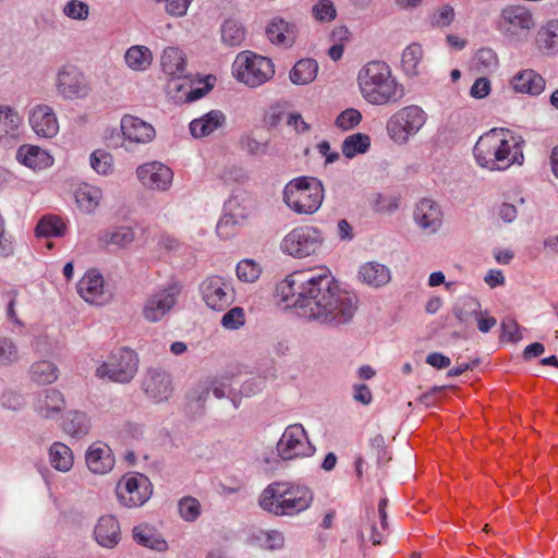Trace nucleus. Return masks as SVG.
I'll return each instance as SVG.
<instances>
[{
	"label": "nucleus",
	"instance_id": "nucleus-1",
	"mask_svg": "<svg viewBox=\"0 0 558 558\" xmlns=\"http://www.w3.org/2000/svg\"><path fill=\"white\" fill-rule=\"evenodd\" d=\"M276 294L300 316L331 327L350 323L359 306L357 295L341 289L328 269L289 274L277 283Z\"/></svg>",
	"mask_w": 558,
	"mask_h": 558
},
{
	"label": "nucleus",
	"instance_id": "nucleus-2",
	"mask_svg": "<svg viewBox=\"0 0 558 558\" xmlns=\"http://www.w3.org/2000/svg\"><path fill=\"white\" fill-rule=\"evenodd\" d=\"M478 166L489 170H505L523 162L521 143L509 130L492 129L483 134L473 148Z\"/></svg>",
	"mask_w": 558,
	"mask_h": 558
},
{
	"label": "nucleus",
	"instance_id": "nucleus-3",
	"mask_svg": "<svg viewBox=\"0 0 558 558\" xmlns=\"http://www.w3.org/2000/svg\"><path fill=\"white\" fill-rule=\"evenodd\" d=\"M357 83L363 98L372 105L396 104L404 96V87L392 75L384 61L366 63L357 74Z\"/></svg>",
	"mask_w": 558,
	"mask_h": 558
},
{
	"label": "nucleus",
	"instance_id": "nucleus-4",
	"mask_svg": "<svg viewBox=\"0 0 558 558\" xmlns=\"http://www.w3.org/2000/svg\"><path fill=\"white\" fill-rule=\"evenodd\" d=\"M313 498V493L307 486L274 482L263 489L258 505L275 515H295L308 509Z\"/></svg>",
	"mask_w": 558,
	"mask_h": 558
},
{
	"label": "nucleus",
	"instance_id": "nucleus-5",
	"mask_svg": "<svg viewBox=\"0 0 558 558\" xmlns=\"http://www.w3.org/2000/svg\"><path fill=\"white\" fill-rule=\"evenodd\" d=\"M323 183L313 177H299L289 181L283 189V201L296 214L312 215L322 206Z\"/></svg>",
	"mask_w": 558,
	"mask_h": 558
},
{
	"label": "nucleus",
	"instance_id": "nucleus-6",
	"mask_svg": "<svg viewBox=\"0 0 558 558\" xmlns=\"http://www.w3.org/2000/svg\"><path fill=\"white\" fill-rule=\"evenodd\" d=\"M535 26L533 12L521 4H509L501 9L495 20V28L510 44L527 40Z\"/></svg>",
	"mask_w": 558,
	"mask_h": 558
},
{
	"label": "nucleus",
	"instance_id": "nucleus-7",
	"mask_svg": "<svg viewBox=\"0 0 558 558\" xmlns=\"http://www.w3.org/2000/svg\"><path fill=\"white\" fill-rule=\"evenodd\" d=\"M232 73L239 82L254 88L268 82L275 74V68L269 58L246 50L235 57Z\"/></svg>",
	"mask_w": 558,
	"mask_h": 558
},
{
	"label": "nucleus",
	"instance_id": "nucleus-8",
	"mask_svg": "<svg viewBox=\"0 0 558 558\" xmlns=\"http://www.w3.org/2000/svg\"><path fill=\"white\" fill-rule=\"evenodd\" d=\"M138 369V357L135 351L120 348L108 356L96 369V376L119 384L130 383Z\"/></svg>",
	"mask_w": 558,
	"mask_h": 558
},
{
	"label": "nucleus",
	"instance_id": "nucleus-9",
	"mask_svg": "<svg viewBox=\"0 0 558 558\" xmlns=\"http://www.w3.org/2000/svg\"><path fill=\"white\" fill-rule=\"evenodd\" d=\"M426 112L416 105L401 108L395 112L387 122V132L390 138L398 144H405L425 124Z\"/></svg>",
	"mask_w": 558,
	"mask_h": 558
},
{
	"label": "nucleus",
	"instance_id": "nucleus-10",
	"mask_svg": "<svg viewBox=\"0 0 558 558\" xmlns=\"http://www.w3.org/2000/svg\"><path fill=\"white\" fill-rule=\"evenodd\" d=\"M323 240L322 232L316 227L300 226L284 235L280 250L293 258H306L320 250Z\"/></svg>",
	"mask_w": 558,
	"mask_h": 558
},
{
	"label": "nucleus",
	"instance_id": "nucleus-11",
	"mask_svg": "<svg viewBox=\"0 0 558 558\" xmlns=\"http://www.w3.org/2000/svg\"><path fill=\"white\" fill-rule=\"evenodd\" d=\"M280 459L288 461L311 457L316 448L312 445L302 424H291L286 427L276 446Z\"/></svg>",
	"mask_w": 558,
	"mask_h": 558
},
{
	"label": "nucleus",
	"instance_id": "nucleus-12",
	"mask_svg": "<svg viewBox=\"0 0 558 558\" xmlns=\"http://www.w3.org/2000/svg\"><path fill=\"white\" fill-rule=\"evenodd\" d=\"M181 291L182 284L177 280L155 290L144 304V318L150 323L161 320L174 307Z\"/></svg>",
	"mask_w": 558,
	"mask_h": 558
},
{
	"label": "nucleus",
	"instance_id": "nucleus-13",
	"mask_svg": "<svg viewBox=\"0 0 558 558\" xmlns=\"http://www.w3.org/2000/svg\"><path fill=\"white\" fill-rule=\"evenodd\" d=\"M153 486L149 478L141 473L124 475L117 485V497L126 508L143 506L151 496Z\"/></svg>",
	"mask_w": 558,
	"mask_h": 558
},
{
	"label": "nucleus",
	"instance_id": "nucleus-14",
	"mask_svg": "<svg viewBox=\"0 0 558 558\" xmlns=\"http://www.w3.org/2000/svg\"><path fill=\"white\" fill-rule=\"evenodd\" d=\"M202 299L214 311L227 310L235 299V292L229 281L219 276L206 278L199 287Z\"/></svg>",
	"mask_w": 558,
	"mask_h": 558
},
{
	"label": "nucleus",
	"instance_id": "nucleus-15",
	"mask_svg": "<svg viewBox=\"0 0 558 558\" xmlns=\"http://www.w3.org/2000/svg\"><path fill=\"white\" fill-rule=\"evenodd\" d=\"M56 88L62 98L70 100L85 98L90 90L86 76L72 64L58 70Z\"/></svg>",
	"mask_w": 558,
	"mask_h": 558
},
{
	"label": "nucleus",
	"instance_id": "nucleus-16",
	"mask_svg": "<svg viewBox=\"0 0 558 558\" xmlns=\"http://www.w3.org/2000/svg\"><path fill=\"white\" fill-rule=\"evenodd\" d=\"M442 219L441 207L434 199L422 198L415 204L413 220L425 234H436L442 226Z\"/></svg>",
	"mask_w": 558,
	"mask_h": 558
},
{
	"label": "nucleus",
	"instance_id": "nucleus-17",
	"mask_svg": "<svg viewBox=\"0 0 558 558\" xmlns=\"http://www.w3.org/2000/svg\"><path fill=\"white\" fill-rule=\"evenodd\" d=\"M140 182L149 190L167 191L173 180V171L159 161L141 165L136 169Z\"/></svg>",
	"mask_w": 558,
	"mask_h": 558
},
{
	"label": "nucleus",
	"instance_id": "nucleus-18",
	"mask_svg": "<svg viewBox=\"0 0 558 558\" xmlns=\"http://www.w3.org/2000/svg\"><path fill=\"white\" fill-rule=\"evenodd\" d=\"M28 123L35 134L43 138H52L59 132L54 110L46 104H37L29 109Z\"/></svg>",
	"mask_w": 558,
	"mask_h": 558
},
{
	"label": "nucleus",
	"instance_id": "nucleus-19",
	"mask_svg": "<svg viewBox=\"0 0 558 558\" xmlns=\"http://www.w3.org/2000/svg\"><path fill=\"white\" fill-rule=\"evenodd\" d=\"M143 390L155 403L167 401L172 393L170 375L160 369H148L143 378Z\"/></svg>",
	"mask_w": 558,
	"mask_h": 558
},
{
	"label": "nucleus",
	"instance_id": "nucleus-20",
	"mask_svg": "<svg viewBox=\"0 0 558 558\" xmlns=\"http://www.w3.org/2000/svg\"><path fill=\"white\" fill-rule=\"evenodd\" d=\"M104 283L102 275L96 269H89L77 282V293L87 303L102 305L109 299Z\"/></svg>",
	"mask_w": 558,
	"mask_h": 558
},
{
	"label": "nucleus",
	"instance_id": "nucleus-21",
	"mask_svg": "<svg viewBox=\"0 0 558 558\" xmlns=\"http://www.w3.org/2000/svg\"><path fill=\"white\" fill-rule=\"evenodd\" d=\"M85 461L88 470L95 474H106L114 466L111 448L101 441L94 442L88 447Z\"/></svg>",
	"mask_w": 558,
	"mask_h": 558
},
{
	"label": "nucleus",
	"instance_id": "nucleus-22",
	"mask_svg": "<svg viewBox=\"0 0 558 558\" xmlns=\"http://www.w3.org/2000/svg\"><path fill=\"white\" fill-rule=\"evenodd\" d=\"M121 131L124 138L133 143H149L156 135L151 124L133 116H124L122 118Z\"/></svg>",
	"mask_w": 558,
	"mask_h": 558
},
{
	"label": "nucleus",
	"instance_id": "nucleus-23",
	"mask_svg": "<svg viewBox=\"0 0 558 558\" xmlns=\"http://www.w3.org/2000/svg\"><path fill=\"white\" fill-rule=\"evenodd\" d=\"M65 407L63 395L54 389H45L37 395L34 410L44 418H54Z\"/></svg>",
	"mask_w": 558,
	"mask_h": 558
},
{
	"label": "nucleus",
	"instance_id": "nucleus-24",
	"mask_svg": "<svg viewBox=\"0 0 558 558\" xmlns=\"http://www.w3.org/2000/svg\"><path fill=\"white\" fill-rule=\"evenodd\" d=\"M16 160L33 170H43L53 165V157L36 145H22L16 150Z\"/></svg>",
	"mask_w": 558,
	"mask_h": 558
},
{
	"label": "nucleus",
	"instance_id": "nucleus-25",
	"mask_svg": "<svg viewBox=\"0 0 558 558\" xmlns=\"http://www.w3.org/2000/svg\"><path fill=\"white\" fill-rule=\"evenodd\" d=\"M96 542L106 548H113L121 538L120 524L113 515H102L94 530Z\"/></svg>",
	"mask_w": 558,
	"mask_h": 558
},
{
	"label": "nucleus",
	"instance_id": "nucleus-26",
	"mask_svg": "<svg viewBox=\"0 0 558 558\" xmlns=\"http://www.w3.org/2000/svg\"><path fill=\"white\" fill-rule=\"evenodd\" d=\"M226 123V116L220 110H210L190 122V133L195 138H202L213 134Z\"/></svg>",
	"mask_w": 558,
	"mask_h": 558
},
{
	"label": "nucleus",
	"instance_id": "nucleus-27",
	"mask_svg": "<svg viewBox=\"0 0 558 558\" xmlns=\"http://www.w3.org/2000/svg\"><path fill=\"white\" fill-rule=\"evenodd\" d=\"M535 46L546 56L558 53V19L548 20L536 32Z\"/></svg>",
	"mask_w": 558,
	"mask_h": 558
},
{
	"label": "nucleus",
	"instance_id": "nucleus-28",
	"mask_svg": "<svg viewBox=\"0 0 558 558\" xmlns=\"http://www.w3.org/2000/svg\"><path fill=\"white\" fill-rule=\"evenodd\" d=\"M511 84L514 90L532 96L542 94L546 86L545 78L532 69L518 72L513 76Z\"/></svg>",
	"mask_w": 558,
	"mask_h": 558
},
{
	"label": "nucleus",
	"instance_id": "nucleus-29",
	"mask_svg": "<svg viewBox=\"0 0 558 558\" xmlns=\"http://www.w3.org/2000/svg\"><path fill=\"white\" fill-rule=\"evenodd\" d=\"M266 34L272 44L290 47L295 41L296 26L281 17H274L266 28Z\"/></svg>",
	"mask_w": 558,
	"mask_h": 558
},
{
	"label": "nucleus",
	"instance_id": "nucleus-30",
	"mask_svg": "<svg viewBox=\"0 0 558 558\" xmlns=\"http://www.w3.org/2000/svg\"><path fill=\"white\" fill-rule=\"evenodd\" d=\"M359 278L372 288H380L391 280L390 269L378 262H367L359 269Z\"/></svg>",
	"mask_w": 558,
	"mask_h": 558
},
{
	"label": "nucleus",
	"instance_id": "nucleus-31",
	"mask_svg": "<svg viewBox=\"0 0 558 558\" xmlns=\"http://www.w3.org/2000/svg\"><path fill=\"white\" fill-rule=\"evenodd\" d=\"M162 71L172 78L186 76V61L182 50L168 47L161 54Z\"/></svg>",
	"mask_w": 558,
	"mask_h": 558
},
{
	"label": "nucleus",
	"instance_id": "nucleus-32",
	"mask_svg": "<svg viewBox=\"0 0 558 558\" xmlns=\"http://www.w3.org/2000/svg\"><path fill=\"white\" fill-rule=\"evenodd\" d=\"M92 422L87 413L78 410H71L66 412L63 417L62 428L63 430L74 437L82 438L87 435L90 430Z\"/></svg>",
	"mask_w": 558,
	"mask_h": 558
},
{
	"label": "nucleus",
	"instance_id": "nucleus-33",
	"mask_svg": "<svg viewBox=\"0 0 558 558\" xmlns=\"http://www.w3.org/2000/svg\"><path fill=\"white\" fill-rule=\"evenodd\" d=\"M248 541L250 544L266 550H279L284 546V535L278 530L253 529Z\"/></svg>",
	"mask_w": 558,
	"mask_h": 558
},
{
	"label": "nucleus",
	"instance_id": "nucleus-34",
	"mask_svg": "<svg viewBox=\"0 0 558 558\" xmlns=\"http://www.w3.org/2000/svg\"><path fill=\"white\" fill-rule=\"evenodd\" d=\"M48 458L50 465L62 473L69 472L74 464L72 449L61 441H54L50 445Z\"/></svg>",
	"mask_w": 558,
	"mask_h": 558
},
{
	"label": "nucleus",
	"instance_id": "nucleus-35",
	"mask_svg": "<svg viewBox=\"0 0 558 558\" xmlns=\"http://www.w3.org/2000/svg\"><path fill=\"white\" fill-rule=\"evenodd\" d=\"M423 56V48L417 43H412L403 49L401 54V69L408 77H415L421 74Z\"/></svg>",
	"mask_w": 558,
	"mask_h": 558
},
{
	"label": "nucleus",
	"instance_id": "nucleus-36",
	"mask_svg": "<svg viewBox=\"0 0 558 558\" xmlns=\"http://www.w3.org/2000/svg\"><path fill=\"white\" fill-rule=\"evenodd\" d=\"M124 60L131 70L142 72L150 66L153 53L148 47L135 45L125 51Z\"/></svg>",
	"mask_w": 558,
	"mask_h": 558
},
{
	"label": "nucleus",
	"instance_id": "nucleus-37",
	"mask_svg": "<svg viewBox=\"0 0 558 558\" xmlns=\"http://www.w3.org/2000/svg\"><path fill=\"white\" fill-rule=\"evenodd\" d=\"M102 198V191L94 185L84 183L75 192L77 206L85 213H93Z\"/></svg>",
	"mask_w": 558,
	"mask_h": 558
},
{
	"label": "nucleus",
	"instance_id": "nucleus-38",
	"mask_svg": "<svg viewBox=\"0 0 558 558\" xmlns=\"http://www.w3.org/2000/svg\"><path fill=\"white\" fill-rule=\"evenodd\" d=\"M318 72L316 60L307 58L299 60L290 71V80L293 84L305 85L315 80Z\"/></svg>",
	"mask_w": 558,
	"mask_h": 558
},
{
	"label": "nucleus",
	"instance_id": "nucleus-39",
	"mask_svg": "<svg viewBox=\"0 0 558 558\" xmlns=\"http://www.w3.org/2000/svg\"><path fill=\"white\" fill-rule=\"evenodd\" d=\"M481 304L472 296L460 298L453 306V315L461 324H470L480 315Z\"/></svg>",
	"mask_w": 558,
	"mask_h": 558
},
{
	"label": "nucleus",
	"instance_id": "nucleus-40",
	"mask_svg": "<svg viewBox=\"0 0 558 558\" xmlns=\"http://www.w3.org/2000/svg\"><path fill=\"white\" fill-rule=\"evenodd\" d=\"M29 375L38 385L52 384L58 379V367L50 361H38L31 366Z\"/></svg>",
	"mask_w": 558,
	"mask_h": 558
},
{
	"label": "nucleus",
	"instance_id": "nucleus-41",
	"mask_svg": "<svg viewBox=\"0 0 558 558\" xmlns=\"http://www.w3.org/2000/svg\"><path fill=\"white\" fill-rule=\"evenodd\" d=\"M371 147V137L365 133H354L347 136L341 145L342 154L352 159L356 155L365 154Z\"/></svg>",
	"mask_w": 558,
	"mask_h": 558
},
{
	"label": "nucleus",
	"instance_id": "nucleus-42",
	"mask_svg": "<svg viewBox=\"0 0 558 558\" xmlns=\"http://www.w3.org/2000/svg\"><path fill=\"white\" fill-rule=\"evenodd\" d=\"M22 122L23 118L14 108L0 105V141L16 132Z\"/></svg>",
	"mask_w": 558,
	"mask_h": 558
},
{
	"label": "nucleus",
	"instance_id": "nucleus-43",
	"mask_svg": "<svg viewBox=\"0 0 558 558\" xmlns=\"http://www.w3.org/2000/svg\"><path fill=\"white\" fill-rule=\"evenodd\" d=\"M133 538L138 545L157 551H165L168 548L166 539L161 538L148 527L135 526L133 529Z\"/></svg>",
	"mask_w": 558,
	"mask_h": 558
},
{
	"label": "nucleus",
	"instance_id": "nucleus-44",
	"mask_svg": "<svg viewBox=\"0 0 558 558\" xmlns=\"http://www.w3.org/2000/svg\"><path fill=\"white\" fill-rule=\"evenodd\" d=\"M65 230L63 220L58 216H45L36 226L35 232L37 236L41 238H58L62 236Z\"/></svg>",
	"mask_w": 558,
	"mask_h": 558
},
{
	"label": "nucleus",
	"instance_id": "nucleus-45",
	"mask_svg": "<svg viewBox=\"0 0 558 558\" xmlns=\"http://www.w3.org/2000/svg\"><path fill=\"white\" fill-rule=\"evenodd\" d=\"M245 38V29L241 23L229 19L221 25V40L230 47L240 46Z\"/></svg>",
	"mask_w": 558,
	"mask_h": 558
},
{
	"label": "nucleus",
	"instance_id": "nucleus-46",
	"mask_svg": "<svg viewBox=\"0 0 558 558\" xmlns=\"http://www.w3.org/2000/svg\"><path fill=\"white\" fill-rule=\"evenodd\" d=\"M89 165L100 175H109L113 172V157L105 149H96L89 156Z\"/></svg>",
	"mask_w": 558,
	"mask_h": 558
},
{
	"label": "nucleus",
	"instance_id": "nucleus-47",
	"mask_svg": "<svg viewBox=\"0 0 558 558\" xmlns=\"http://www.w3.org/2000/svg\"><path fill=\"white\" fill-rule=\"evenodd\" d=\"M476 69L483 73H492L498 68V57L492 48L480 49L474 58Z\"/></svg>",
	"mask_w": 558,
	"mask_h": 558
},
{
	"label": "nucleus",
	"instance_id": "nucleus-48",
	"mask_svg": "<svg viewBox=\"0 0 558 558\" xmlns=\"http://www.w3.org/2000/svg\"><path fill=\"white\" fill-rule=\"evenodd\" d=\"M262 274L260 265L251 258L242 259L236 265V276L243 282H255Z\"/></svg>",
	"mask_w": 558,
	"mask_h": 558
},
{
	"label": "nucleus",
	"instance_id": "nucleus-49",
	"mask_svg": "<svg viewBox=\"0 0 558 558\" xmlns=\"http://www.w3.org/2000/svg\"><path fill=\"white\" fill-rule=\"evenodd\" d=\"M213 391L214 396L217 399H221L226 397L227 395V386L222 383L213 381V383H204L198 386V389L194 392L190 393L189 398L191 400H195L197 402H203L207 396L209 395V391Z\"/></svg>",
	"mask_w": 558,
	"mask_h": 558
},
{
	"label": "nucleus",
	"instance_id": "nucleus-50",
	"mask_svg": "<svg viewBox=\"0 0 558 558\" xmlns=\"http://www.w3.org/2000/svg\"><path fill=\"white\" fill-rule=\"evenodd\" d=\"M178 510L184 521L194 522L201 515V504L196 498L185 496L179 500Z\"/></svg>",
	"mask_w": 558,
	"mask_h": 558
},
{
	"label": "nucleus",
	"instance_id": "nucleus-51",
	"mask_svg": "<svg viewBox=\"0 0 558 558\" xmlns=\"http://www.w3.org/2000/svg\"><path fill=\"white\" fill-rule=\"evenodd\" d=\"M386 507H387V499L381 498L378 504L380 529L376 524L371 525V539H372L373 544H375V545L381 544V542L385 537V531L387 529Z\"/></svg>",
	"mask_w": 558,
	"mask_h": 558
},
{
	"label": "nucleus",
	"instance_id": "nucleus-52",
	"mask_svg": "<svg viewBox=\"0 0 558 558\" xmlns=\"http://www.w3.org/2000/svg\"><path fill=\"white\" fill-rule=\"evenodd\" d=\"M62 12L71 20L84 21L89 15V7L81 0H70L64 4Z\"/></svg>",
	"mask_w": 558,
	"mask_h": 558
},
{
	"label": "nucleus",
	"instance_id": "nucleus-53",
	"mask_svg": "<svg viewBox=\"0 0 558 558\" xmlns=\"http://www.w3.org/2000/svg\"><path fill=\"white\" fill-rule=\"evenodd\" d=\"M245 324V313L240 306L232 307L221 318V326L228 330H236Z\"/></svg>",
	"mask_w": 558,
	"mask_h": 558
},
{
	"label": "nucleus",
	"instance_id": "nucleus-54",
	"mask_svg": "<svg viewBox=\"0 0 558 558\" xmlns=\"http://www.w3.org/2000/svg\"><path fill=\"white\" fill-rule=\"evenodd\" d=\"M106 238L108 243L125 246L133 242L134 232L132 228L122 226L108 231Z\"/></svg>",
	"mask_w": 558,
	"mask_h": 558
},
{
	"label": "nucleus",
	"instance_id": "nucleus-55",
	"mask_svg": "<svg viewBox=\"0 0 558 558\" xmlns=\"http://www.w3.org/2000/svg\"><path fill=\"white\" fill-rule=\"evenodd\" d=\"M242 225V222L232 218V216L229 214L223 213L222 217L217 223L216 232L220 239L227 240L232 238L235 234L238 227Z\"/></svg>",
	"mask_w": 558,
	"mask_h": 558
},
{
	"label": "nucleus",
	"instance_id": "nucleus-56",
	"mask_svg": "<svg viewBox=\"0 0 558 558\" xmlns=\"http://www.w3.org/2000/svg\"><path fill=\"white\" fill-rule=\"evenodd\" d=\"M315 20L319 22H331L336 19L337 12L330 0H320L312 8Z\"/></svg>",
	"mask_w": 558,
	"mask_h": 558
},
{
	"label": "nucleus",
	"instance_id": "nucleus-57",
	"mask_svg": "<svg viewBox=\"0 0 558 558\" xmlns=\"http://www.w3.org/2000/svg\"><path fill=\"white\" fill-rule=\"evenodd\" d=\"M223 213L229 214L232 218L242 223H244L250 216L248 209L241 204L238 196H232L225 203Z\"/></svg>",
	"mask_w": 558,
	"mask_h": 558
},
{
	"label": "nucleus",
	"instance_id": "nucleus-58",
	"mask_svg": "<svg viewBox=\"0 0 558 558\" xmlns=\"http://www.w3.org/2000/svg\"><path fill=\"white\" fill-rule=\"evenodd\" d=\"M19 360L17 349L9 338H0V366L10 365Z\"/></svg>",
	"mask_w": 558,
	"mask_h": 558
},
{
	"label": "nucleus",
	"instance_id": "nucleus-59",
	"mask_svg": "<svg viewBox=\"0 0 558 558\" xmlns=\"http://www.w3.org/2000/svg\"><path fill=\"white\" fill-rule=\"evenodd\" d=\"M362 120V114L359 110L350 108L342 111L336 119V125L348 131L356 126Z\"/></svg>",
	"mask_w": 558,
	"mask_h": 558
},
{
	"label": "nucleus",
	"instance_id": "nucleus-60",
	"mask_svg": "<svg viewBox=\"0 0 558 558\" xmlns=\"http://www.w3.org/2000/svg\"><path fill=\"white\" fill-rule=\"evenodd\" d=\"M240 144L241 148L252 156L265 155L268 149L267 142H258L250 135L243 136L240 141Z\"/></svg>",
	"mask_w": 558,
	"mask_h": 558
},
{
	"label": "nucleus",
	"instance_id": "nucleus-61",
	"mask_svg": "<svg viewBox=\"0 0 558 558\" xmlns=\"http://www.w3.org/2000/svg\"><path fill=\"white\" fill-rule=\"evenodd\" d=\"M501 332L504 338H507L512 342H517L522 339L520 326L510 317H507L501 322Z\"/></svg>",
	"mask_w": 558,
	"mask_h": 558
},
{
	"label": "nucleus",
	"instance_id": "nucleus-62",
	"mask_svg": "<svg viewBox=\"0 0 558 558\" xmlns=\"http://www.w3.org/2000/svg\"><path fill=\"white\" fill-rule=\"evenodd\" d=\"M454 19V10L451 5L446 4L439 9L432 17L433 25L445 27L451 24Z\"/></svg>",
	"mask_w": 558,
	"mask_h": 558
},
{
	"label": "nucleus",
	"instance_id": "nucleus-63",
	"mask_svg": "<svg viewBox=\"0 0 558 558\" xmlns=\"http://www.w3.org/2000/svg\"><path fill=\"white\" fill-rule=\"evenodd\" d=\"M490 90V81L487 77H478L471 86L470 95L475 99H483L489 95Z\"/></svg>",
	"mask_w": 558,
	"mask_h": 558
},
{
	"label": "nucleus",
	"instance_id": "nucleus-64",
	"mask_svg": "<svg viewBox=\"0 0 558 558\" xmlns=\"http://www.w3.org/2000/svg\"><path fill=\"white\" fill-rule=\"evenodd\" d=\"M166 2V11L172 16H183L186 14L192 0H163Z\"/></svg>",
	"mask_w": 558,
	"mask_h": 558
}]
</instances>
